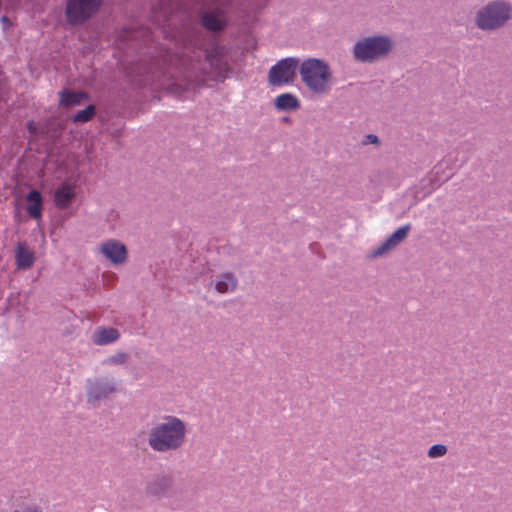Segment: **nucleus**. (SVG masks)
I'll list each match as a JSON object with an SVG mask.
<instances>
[{"label": "nucleus", "instance_id": "6e6552de", "mask_svg": "<svg viewBox=\"0 0 512 512\" xmlns=\"http://www.w3.org/2000/svg\"><path fill=\"white\" fill-rule=\"evenodd\" d=\"M212 2L218 4V7L211 11L204 12L201 16V24L209 31L218 32L227 26L224 7L229 6L233 0H212Z\"/></svg>", "mask_w": 512, "mask_h": 512}, {"label": "nucleus", "instance_id": "1a4fd4ad", "mask_svg": "<svg viewBox=\"0 0 512 512\" xmlns=\"http://www.w3.org/2000/svg\"><path fill=\"white\" fill-rule=\"evenodd\" d=\"M146 493L150 496L163 498L174 494V479L169 474L155 475L146 483Z\"/></svg>", "mask_w": 512, "mask_h": 512}, {"label": "nucleus", "instance_id": "423d86ee", "mask_svg": "<svg viewBox=\"0 0 512 512\" xmlns=\"http://www.w3.org/2000/svg\"><path fill=\"white\" fill-rule=\"evenodd\" d=\"M102 0H67L65 14L72 25L86 22L98 10Z\"/></svg>", "mask_w": 512, "mask_h": 512}, {"label": "nucleus", "instance_id": "9b49d317", "mask_svg": "<svg viewBox=\"0 0 512 512\" xmlns=\"http://www.w3.org/2000/svg\"><path fill=\"white\" fill-rule=\"evenodd\" d=\"M439 169H432L421 181L419 182L416 195L419 197H426L430 195L434 190L439 188L444 182L448 181V176L437 178Z\"/></svg>", "mask_w": 512, "mask_h": 512}, {"label": "nucleus", "instance_id": "0eeeda50", "mask_svg": "<svg viewBox=\"0 0 512 512\" xmlns=\"http://www.w3.org/2000/svg\"><path fill=\"white\" fill-rule=\"evenodd\" d=\"M117 382L113 379L99 377L87 381V402L93 406H98L101 401L110 399L117 392Z\"/></svg>", "mask_w": 512, "mask_h": 512}, {"label": "nucleus", "instance_id": "2eb2a0df", "mask_svg": "<svg viewBox=\"0 0 512 512\" xmlns=\"http://www.w3.org/2000/svg\"><path fill=\"white\" fill-rule=\"evenodd\" d=\"M214 287L220 294L233 293L238 287V279L232 272H223L218 275Z\"/></svg>", "mask_w": 512, "mask_h": 512}, {"label": "nucleus", "instance_id": "aec40b11", "mask_svg": "<svg viewBox=\"0 0 512 512\" xmlns=\"http://www.w3.org/2000/svg\"><path fill=\"white\" fill-rule=\"evenodd\" d=\"M130 356L126 352H116L102 360L103 366H119L124 365L129 360Z\"/></svg>", "mask_w": 512, "mask_h": 512}, {"label": "nucleus", "instance_id": "f8f14e48", "mask_svg": "<svg viewBox=\"0 0 512 512\" xmlns=\"http://www.w3.org/2000/svg\"><path fill=\"white\" fill-rule=\"evenodd\" d=\"M411 230V224H405L393 232L380 246H378L372 253L374 257L381 256L385 252L394 249L399 245L408 235Z\"/></svg>", "mask_w": 512, "mask_h": 512}, {"label": "nucleus", "instance_id": "4468645a", "mask_svg": "<svg viewBox=\"0 0 512 512\" xmlns=\"http://www.w3.org/2000/svg\"><path fill=\"white\" fill-rule=\"evenodd\" d=\"M119 338L120 332L113 327H99L92 335L93 343L98 346L115 343Z\"/></svg>", "mask_w": 512, "mask_h": 512}, {"label": "nucleus", "instance_id": "f257e3e1", "mask_svg": "<svg viewBox=\"0 0 512 512\" xmlns=\"http://www.w3.org/2000/svg\"><path fill=\"white\" fill-rule=\"evenodd\" d=\"M186 440V423L181 418L169 414L155 418L147 434L150 449L159 454H172L182 450Z\"/></svg>", "mask_w": 512, "mask_h": 512}, {"label": "nucleus", "instance_id": "a878e982", "mask_svg": "<svg viewBox=\"0 0 512 512\" xmlns=\"http://www.w3.org/2000/svg\"><path fill=\"white\" fill-rule=\"evenodd\" d=\"M26 200L29 202V204L30 203H42L43 198H42L41 193L38 190L33 189L27 194Z\"/></svg>", "mask_w": 512, "mask_h": 512}, {"label": "nucleus", "instance_id": "39448f33", "mask_svg": "<svg viewBox=\"0 0 512 512\" xmlns=\"http://www.w3.org/2000/svg\"><path fill=\"white\" fill-rule=\"evenodd\" d=\"M298 64L299 59L296 57H287L277 61L268 73L270 85L280 87L292 84L296 77Z\"/></svg>", "mask_w": 512, "mask_h": 512}, {"label": "nucleus", "instance_id": "b1692460", "mask_svg": "<svg viewBox=\"0 0 512 512\" xmlns=\"http://www.w3.org/2000/svg\"><path fill=\"white\" fill-rule=\"evenodd\" d=\"M448 449L444 444H434L428 450V457L431 459L440 458L446 455Z\"/></svg>", "mask_w": 512, "mask_h": 512}, {"label": "nucleus", "instance_id": "ddd939ff", "mask_svg": "<svg viewBox=\"0 0 512 512\" xmlns=\"http://www.w3.org/2000/svg\"><path fill=\"white\" fill-rule=\"evenodd\" d=\"M76 196L75 186L62 183L54 192L53 201L60 210L67 209Z\"/></svg>", "mask_w": 512, "mask_h": 512}, {"label": "nucleus", "instance_id": "4be33fe9", "mask_svg": "<svg viewBox=\"0 0 512 512\" xmlns=\"http://www.w3.org/2000/svg\"><path fill=\"white\" fill-rule=\"evenodd\" d=\"M221 47L218 45H214L210 49L205 50V60L210 64V66L218 67L220 65L221 59Z\"/></svg>", "mask_w": 512, "mask_h": 512}, {"label": "nucleus", "instance_id": "cd10ccee", "mask_svg": "<svg viewBox=\"0 0 512 512\" xmlns=\"http://www.w3.org/2000/svg\"><path fill=\"white\" fill-rule=\"evenodd\" d=\"M1 21H2V23H4V24H5V23H10V20H9V18H8L7 16H3V17L1 18Z\"/></svg>", "mask_w": 512, "mask_h": 512}, {"label": "nucleus", "instance_id": "5701e85b", "mask_svg": "<svg viewBox=\"0 0 512 512\" xmlns=\"http://www.w3.org/2000/svg\"><path fill=\"white\" fill-rule=\"evenodd\" d=\"M11 512H44V508L36 502L22 503L15 506Z\"/></svg>", "mask_w": 512, "mask_h": 512}, {"label": "nucleus", "instance_id": "f3484780", "mask_svg": "<svg viewBox=\"0 0 512 512\" xmlns=\"http://www.w3.org/2000/svg\"><path fill=\"white\" fill-rule=\"evenodd\" d=\"M60 100L59 103L64 107H73L80 105L83 99L87 98V93L76 92L68 89H63L59 92Z\"/></svg>", "mask_w": 512, "mask_h": 512}, {"label": "nucleus", "instance_id": "6ab92c4d", "mask_svg": "<svg viewBox=\"0 0 512 512\" xmlns=\"http://www.w3.org/2000/svg\"><path fill=\"white\" fill-rule=\"evenodd\" d=\"M466 161L467 159L465 158L462 159L459 163H454L453 165H451L449 159H444L443 161L435 165L433 169H439V174L437 175V178L447 175L449 180L454 175L455 171L459 169Z\"/></svg>", "mask_w": 512, "mask_h": 512}, {"label": "nucleus", "instance_id": "9d476101", "mask_svg": "<svg viewBox=\"0 0 512 512\" xmlns=\"http://www.w3.org/2000/svg\"><path fill=\"white\" fill-rule=\"evenodd\" d=\"M99 251L114 265H122L128 258L126 246L116 239H108L102 242Z\"/></svg>", "mask_w": 512, "mask_h": 512}, {"label": "nucleus", "instance_id": "7ed1b4c3", "mask_svg": "<svg viewBox=\"0 0 512 512\" xmlns=\"http://www.w3.org/2000/svg\"><path fill=\"white\" fill-rule=\"evenodd\" d=\"M393 45V40L387 35L363 37L354 44L353 57L361 63H373L387 56Z\"/></svg>", "mask_w": 512, "mask_h": 512}, {"label": "nucleus", "instance_id": "f03ea898", "mask_svg": "<svg viewBox=\"0 0 512 512\" xmlns=\"http://www.w3.org/2000/svg\"><path fill=\"white\" fill-rule=\"evenodd\" d=\"M511 19L512 5L504 0H494L476 13L475 24L483 31H493L504 27Z\"/></svg>", "mask_w": 512, "mask_h": 512}, {"label": "nucleus", "instance_id": "a211bd4d", "mask_svg": "<svg viewBox=\"0 0 512 512\" xmlns=\"http://www.w3.org/2000/svg\"><path fill=\"white\" fill-rule=\"evenodd\" d=\"M275 107L281 111L294 110L299 107V100L294 94L283 93L276 97Z\"/></svg>", "mask_w": 512, "mask_h": 512}, {"label": "nucleus", "instance_id": "412c9836", "mask_svg": "<svg viewBox=\"0 0 512 512\" xmlns=\"http://www.w3.org/2000/svg\"><path fill=\"white\" fill-rule=\"evenodd\" d=\"M96 114V108L94 105L90 104L85 109L78 111L73 116V121L75 123H86L90 121L94 115Z\"/></svg>", "mask_w": 512, "mask_h": 512}, {"label": "nucleus", "instance_id": "bb28decb", "mask_svg": "<svg viewBox=\"0 0 512 512\" xmlns=\"http://www.w3.org/2000/svg\"><path fill=\"white\" fill-rule=\"evenodd\" d=\"M379 142V138L378 136L374 135V134H368L366 135V141H365V144L367 143H370V144H377Z\"/></svg>", "mask_w": 512, "mask_h": 512}, {"label": "nucleus", "instance_id": "20e7f679", "mask_svg": "<svg viewBox=\"0 0 512 512\" xmlns=\"http://www.w3.org/2000/svg\"><path fill=\"white\" fill-rule=\"evenodd\" d=\"M299 72L301 80L313 93L324 94L328 90L332 74L325 61L308 58L301 63Z\"/></svg>", "mask_w": 512, "mask_h": 512}, {"label": "nucleus", "instance_id": "dca6fc26", "mask_svg": "<svg viewBox=\"0 0 512 512\" xmlns=\"http://www.w3.org/2000/svg\"><path fill=\"white\" fill-rule=\"evenodd\" d=\"M15 259L19 269L27 270L34 263V254L24 243H18Z\"/></svg>", "mask_w": 512, "mask_h": 512}, {"label": "nucleus", "instance_id": "393cba45", "mask_svg": "<svg viewBox=\"0 0 512 512\" xmlns=\"http://www.w3.org/2000/svg\"><path fill=\"white\" fill-rule=\"evenodd\" d=\"M42 203H30L26 207V211L33 219H40L42 216Z\"/></svg>", "mask_w": 512, "mask_h": 512}, {"label": "nucleus", "instance_id": "c85d7f7f", "mask_svg": "<svg viewBox=\"0 0 512 512\" xmlns=\"http://www.w3.org/2000/svg\"><path fill=\"white\" fill-rule=\"evenodd\" d=\"M32 125H33V122H30V123H29V129H31V128H32Z\"/></svg>", "mask_w": 512, "mask_h": 512}]
</instances>
